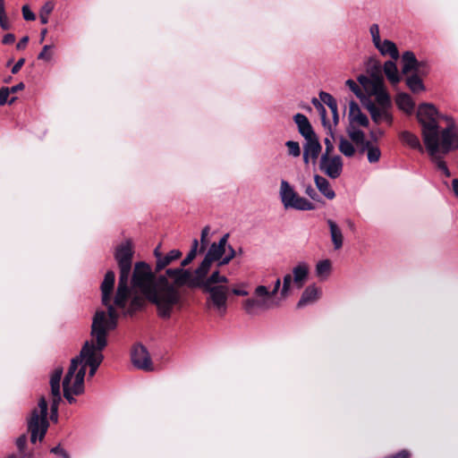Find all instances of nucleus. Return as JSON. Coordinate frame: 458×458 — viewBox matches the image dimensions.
<instances>
[{
	"mask_svg": "<svg viewBox=\"0 0 458 458\" xmlns=\"http://www.w3.org/2000/svg\"><path fill=\"white\" fill-rule=\"evenodd\" d=\"M150 266L139 261L134 265L131 284L140 293L147 301L156 306L157 316L166 320V310L174 302L176 293L170 281L164 274L157 275Z\"/></svg>",
	"mask_w": 458,
	"mask_h": 458,
	"instance_id": "obj_1",
	"label": "nucleus"
},
{
	"mask_svg": "<svg viewBox=\"0 0 458 458\" xmlns=\"http://www.w3.org/2000/svg\"><path fill=\"white\" fill-rule=\"evenodd\" d=\"M133 250L130 242L119 245L114 253V259L120 269L119 281L114 295V304L121 310L123 316H133L143 309L144 299L140 295H134L129 301L131 289L128 285L131 272Z\"/></svg>",
	"mask_w": 458,
	"mask_h": 458,
	"instance_id": "obj_2",
	"label": "nucleus"
},
{
	"mask_svg": "<svg viewBox=\"0 0 458 458\" xmlns=\"http://www.w3.org/2000/svg\"><path fill=\"white\" fill-rule=\"evenodd\" d=\"M104 313L95 314L91 325V340L86 341L81 351L85 366L89 367V377H92L104 360L102 351L107 345V334L111 328L103 327Z\"/></svg>",
	"mask_w": 458,
	"mask_h": 458,
	"instance_id": "obj_3",
	"label": "nucleus"
},
{
	"mask_svg": "<svg viewBox=\"0 0 458 458\" xmlns=\"http://www.w3.org/2000/svg\"><path fill=\"white\" fill-rule=\"evenodd\" d=\"M165 278H173V282L170 284L173 285L174 290L176 293V299L174 302L170 304L166 311V320L172 317V314L175 309L180 310L182 303V296L180 288L187 286L191 289L199 288L202 285V277L208 276L207 272H199V267L194 270L193 274L190 269L182 267L166 268L164 274Z\"/></svg>",
	"mask_w": 458,
	"mask_h": 458,
	"instance_id": "obj_4",
	"label": "nucleus"
},
{
	"mask_svg": "<svg viewBox=\"0 0 458 458\" xmlns=\"http://www.w3.org/2000/svg\"><path fill=\"white\" fill-rule=\"evenodd\" d=\"M438 111L433 104L422 103L417 110V119L422 127V138L428 152L438 150Z\"/></svg>",
	"mask_w": 458,
	"mask_h": 458,
	"instance_id": "obj_5",
	"label": "nucleus"
},
{
	"mask_svg": "<svg viewBox=\"0 0 458 458\" xmlns=\"http://www.w3.org/2000/svg\"><path fill=\"white\" fill-rule=\"evenodd\" d=\"M115 281V274L113 270H109L106 273L104 280L101 284L100 289L102 293V303L107 308V313L104 310H97L95 314L99 312L104 313L103 327L114 329L117 327V320L119 318V312L116 309H119L114 303H111L112 294L114 291Z\"/></svg>",
	"mask_w": 458,
	"mask_h": 458,
	"instance_id": "obj_6",
	"label": "nucleus"
},
{
	"mask_svg": "<svg viewBox=\"0 0 458 458\" xmlns=\"http://www.w3.org/2000/svg\"><path fill=\"white\" fill-rule=\"evenodd\" d=\"M38 409L31 411L28 419V430L30 433V442L35 444L37 440L41 441L47 431L49 422L47 420V403L44 396L38 401Z\"/></svg>",
	"mask_w": 458,
	"mask_h": 458,
	"instance_id": "obj_7",
	"label": "nucleus"
},
{
	"mask_svg": "<svg viewBox=\"0 0 458 458\" xmlns=\"http://www.w3.org/2000/svg\"><path fill=\"white\" fill-rule=\"evenodd\" d=\"M275 305L274 298L270 296L269 290L265 285L257 286L253 296L246 299L242 303L245 312L251 316L259 314V311L268 310Z\"/></svg>",
	"mask_w": 458,
	"mask_h": 458,
	"instance_id": "obj_8",
	"label": "nucleus"
},
{
	"mask_svg": "<svg viewBox=\"0 0 458 458\" xmlns=\"http://www.w3.org/2000/svg\"><path fill=\"white\" fill-rule=\"evenodd\" d=\"M280 199L284 208L310 211L316 208L315 205L307 199L299 196L292 185L285 180L281 181Z\"/></svg>",
	"mask_w": 458,
	"mask_h": 458,
	"instance_id": "obj_9",
	"label": "nucleus"
},
{
	"mask_svg": "<svg viewBox=\"0 0 458 458\" xmlns=\"http://www.w3.org/2000/svg\"><path fill=\"white\" fill-rule=\"evenodd\" d=\"M228 238L229 234L225 233L218 242H213L209 246L203 260L199 266V272H207L208 274L212 263L214 261H217L218 263L222 258H224V254L226 252Z\"/></svg>",
	"mask_w": 458,
	"mask_h": 458,
	"instance_id": "obj_10",
	"label": "nucleus"
},
{
	"mask_svg": "<svg viewBox=\"0 0 458 458\" xmlns=\"http://www.w3.org/2000/svg\"><path fill=\"white\" fill-rule=\"evenodd\" d=\"M402 72L408 74L413 72L420 77H426L431 71V65L428 60H418L412 51H405L402 55Z\"/></svg>",
	"mask_w": 458,
	"mask_h": 458,
	"instance_id": "obj_11",
	"label": "nucleus"
},
{
	"mask_svg": "<svg viewBox=\"0 0 458 458\" xmlns=\"http://www.w3.org/2000/svg\"><path fill=\"white\" fill-rule=\"evenodd\" d=\"M370 77L360 74L357 80L362 86L364 90L370 95L375 92L377 89H379L384 83L383 76L381 73V66L378 63H374L370 68Z\"/></svg>",
	"mask_w": 458,
	"mask_h": 458,
	"instance_id": "obj_12",
	"label": "nucleus"
},
{
	"mask_svg": "<svg viewBox=\"0 0 458 458\" xmlns=\"http://www.w3.org/2000/svg\"><path fill=\"white\" fill-rule=\"evenodd\" d=\"M438 151H441L443 154L458 149V127L451 124L441 131H438Z\"/></svg>",
	"mask_w": 458,
	"mask_h": 458,
	"instance_id": "obj_13",
	"label": "nucleus"
},
{
	"mask_svg": "<svg viewBox=\"0 0 458 458\" xmlns=\"http://www.w3.org/2000/svg\"><path fill=\"white\" fill-rule=\"evenodd\" d=\"M319 169L329 178L336 179L343 172V159L340 156L327 157V154H322Z\"/></svg>",
	"mask_w": 458,
	"mask_h": 458,
	"instance_id": "obj_14",
	"label": "nucleus"
},
{
	"mask_svg": "<svg viewBox=\"0 0 458 458\" xmlns=\"http://www.w3.org/2000/svg\"><path fill=\"white\" fill-rule=\"evenodd\" d=\"M200 289L204 293L210 294V300L214 306L223 313L226 310L227 292L228 287L225 285L208 286L207 284H202Z\"/></svg>",
	"mask_w": 458,
	"mask_h": 458,
	"instance_id": "obj_15",
	"label": "nucleus"
},
{
	"mask_svg": "<svg viewBox=\"0 0 458 458\" xmlns=\"http://www.w3.org/2000/svg\"><path fill=\"white\" fill-rule=\"evenodd\" d=\"M131 360L133 366L137 369L146 371L153 369L149 353L147 348L140 344H137L132 347Z\"/></svg>",
	"mask_w": 458,
	"mask_h": 458,
	"instance_id": "obj_16",
	"label": "nucleus"
},
{
	"mask_svg": "<svg viewBox=\"0 0 458 458\" xmlns=\"http://www.w3.org/2000/svg\"><path fill=\"white\" fill-rule=\"evenodd\" d=\"M161 245H157L154 250V257L156 258L155 272L159 273L174 261L182 257V251L179 250H172L166 254H163L160 250Z\"/></svg>",
	"mask_w": 458,
	"mask_h": 458,
	"instance_id": "obj_17",
	"label": "nucleus"
},
{
	"mask_svg": "<svg viewBox=\"0 0 458 458\" xmlns=\"http://www.w3.org/2000/svg\"><path fill=\"white\" fill-rule=\"evenodd\" d=\"M364 106L369 112L371 119L374 123H379L382 121H386L388 123H391L393 121L392 114L388 112V109H383L380 106H377L371 100L368 99L367 102H363Z\"/></svg>",
	"mask_w": 458,
	"mask_h": 458,
	"instance_id": "obj_18",
	"label": "nucleus"
},
{
	"mask_svg": "<svg viewBox=\"0 0 458 458\" xmlns=\"http://www.w3.org/2000/svg\"><path fill=\"white\" fill-rule=\"evenodd\" d=\"M293 121L297 124L300 134L304 138L308 139L316 135L309 119L306 115L298 113L293 116Z\"/></svg>",
	"mask_w": 458,
	"mask_h": 458,
	"instance_id": "obj_19",
	"label": "nucleus"
},
{
	"mask_svg": "<svg viewBox=\"0 0 458 458\" xmlns=\"http://www.w3.org/2000/svg\"><path fill=\"white\" fill-rule=\"evenodd\" d=\"M320 290L315 284L309 285L302 293L298 303V308H303L315 302L320 296Z\"/></svg>",
	"mask_w": 458,
	"mask_h": 458,
	"instance_id": "obj_20",
	"label": "nucleus"
},
{
	"mask_svg": "<svg viewBox=\"0 0 458 458\" xmlns=\"http://www.w3.org/2000/svg\"><path fill=\"white\" fill-rule=\"evenodd\" d=\"M305 140L306 142L303 145V151L310 155V158L313 164H315L321 152L322 146L318 140L317 134L314 135L313 137L305 139Z\"/></svg>",
	"mask_w": 458,
	"mask_h": 458,
	"instance_id": "obj_21",
	"label": "nucleus"
},
{
	"mask_svg": "<svg viewBox=\"0 0 458 458\" xmlns=\"http://www.w3.org/2000/svg\"><path fill=\"white\" fill-rule=\"evenodd\" d=\"M349 117L352 123H357L360 126L367 127L369 126V119L366 114H364L359 105L352 100L349 105Z\"/></svg>",
	"mask_w": 458,
	"mask_h": 458,
	"instance_id": "obj_22",
	"label": "nucleus"
},
{
	"mask_svg": "<svg viewBox=\"0 0 458 458\" xmlns=\"http://www.w3.org/2000/svg\"><path fill=\"white\" fill-rule=\"evenodd\" d=\"M327 223L329 227L331 241L334 245L335 250H340L344 244V235L341 228L332 219H327Z\"/></svg>",
	"mask_w": 458,
	"mask_h": 458,
	"instance_id": "obj_23",
	"label": "nucleus"
},
{
	"mask_svg": "<svg viewBox=\"0 0 458 458\" xmlns=\"http://www.w3.org/2000/svg\"><path fill=\"white\" fill-rule=\"evenodd\" d=\"M375 47L382 55H389L393 60L399 58V51L396 45L389 39H385Z\"/></svg>",
	"mask_w": 458,
	"mask_h": 458,
	"instance_id": "obj_24",
	"label": "nucleus"
},
{
	"mask_svg": "<svg viewBox=\"0 0 458 458\" xmlns=\"http://www.w3.org/2000/svg\"><path fill=\"white\" fill-rule=\"evenodd\" d=\"M309 267L304 262L299 263L293 268V282L297 284L298 288H301L308 277Z\"/></svg>",
	"mask_w": 458,
	"mask_h": 458,
	"instance_id": "obj_25",
	"label": "nucleus"
},
{
	"mask_svg": "<svg viewBox=\"0 0 458 458\" xmlns=\"http://www.w3.org/2000/svg\"><path fill=\"white\" fill-rule=\"evenodd\" d=\"M314 181L318 190L327 199H333L335 197V191L330 187L329 182L325 177L315 174Z\"/></svg>",
	"mask_w": 458,
	"mask_h": 458,
	"instance_id": "obj_26",
	"label": "nucleus"
},
{
	"mask_svg": "<svg viewBox=\"0 0 458 458\" xmlns=\"http://www.w3.org/2000/svg\"><path fill=\"white\" fill-rule=\"evenodd\" d=\"M395 60H389L384 64V73L387 80L393 84L396 85L401 81Z\"/></svg>",
	"mask_w": 458,
	"mask_h": 458,
	"instance_id": "obj_27",
	"label": "nucleus"
},
{
	"mask_svg": "<svg viewBox=\"0 0 458 458\" xmlns=\"http://www.w3.org/2000/svg\"><path fill=\"white\" fill-rule=\"evenodd\" d=\"M399 139L403 144L407 145L411 148L423 152V148L420 140L414 133L409 131H403L399 134Z\"/></svg>",
	"mask_w": 458,
	"mask_h": 458,
	"instance_id": "obj_28",
	"label": "nucleus"
},
{
	"mask_svg": "<svg viewBox=\"0 0 458 458\" xmlns=\"http://www.w3.org/2000/svg\"><path fill=\"white\" fill-rule=\"evenodd\" d=\"M85 363L77 370L72 384V393L75 395L81 394L84 392V377L86 375Z\"/></svg>",
	"mask_w": 458,
	"mask_h": 458,
	"instance_id": "obj_29",
	"label": "nucleus"
},
{
	"mask_svg": "<svg viewBox=\"0 0 458 458\" xmlns=\"http://www.w3.org/2000/svg\"><path fill=\"white\" fill-rule=\"evenodd\" d=\"M370 95L375 96L377 103L383 109H388L391 107V98L384 87V83L379 89H377V90L372 92Z\"/></svg>",
	"mask_w": 458,
	"mask_h": 458,
	"instance_id": "obj_30",
	"label": "nucleus"
},
{
	"mask_svg": "<svg viewBox=\"0 0 458 458\" xmlns=\"http://www.w3.org/2000/svg\"><path fill=\"white\" fill-rule=\"evenodd\" d=\"M395 103L401 110L411 114L414 109V102L407 93H399L396 96Z\"/></svg>",
	"mask_w": 458,
	"mask_h": 458,
	"instance_id": "obj_31",
	"label": "nucleus"
},
{
	"mask_svg": "<svg viewBox=\"0 0 458 458\" xmlns=\"http://www.w3.org/2000/svg\"><path fill=\"white\" fill-rule=\"evenodd\" d=\"M406 85L413 93H419L425 90L424 83L418 74L412 73L406 78Z\"/></svg>",
	"mask_w": 458,
	"mask_h": 458,
	"instance_id": "obj_32",
	"label": "nucleus"
},
{
	"mask_svg": "<svg viewBox=\"0 0 458 458\" xmlns=\"http://www.w3.org/2000/svg\"><path fill=\"white\" fill-rule=\"evenodd\" d=\"M228 281V278L221 275L218 269L213 271L208 277H202V284H207L208 286H216V284H226Z\"/></svg>",
	"mask_w": 458,
	"mask_h": 458,
	"instance_id": "obj_33",
	"label": "nucleus"
},
{
	"mask_svg": "<svg viewBox=\"0 0 458 458\" xmlns=\"http://www.w3.org/2000/svg\"><path fill=\"white\" fill-rule=\"evenodd\" d=\"M332 268L329 259H323L318 262L316 266V274L321 279H326L330 275Z\"/></svg>",
	"mask_w": 458,
	"mask_h": 458,
	"instance_id": "obj_34",
	"label": "nucleus"
},
{
	"mask_svg": "<svg viewBox=\"0 0 458 458\" xmlns=\"http://www.w3.org/2000/svg\"><path fill=\"white\" fill-rule=\"evenodd\" d=\"M437 152L438 150L434 152L433 154L428 152L429 156L432 158V162L437 165V169H439L445 174V177H450L451 173L445 162L440 157L437 156Z\"/></svg>",
	"mask_w": 458,
	"mask_h": 458,
	"instance_id": "obj_35",
	"label": "nucleus"
},
{
	"mask_svg": "<svg viewBox=\"0 0 458 458\" xmlns=\"http://www.w3.org/2000/svg\"><path fill=\"white\" fill-rule=\"evenodd\" d=\"M339 150L347 157H352L355 153L353 145L344 138H341L340 140Z\"/></svg>",
	"mask_w": 458,
	"mask_h": 458,
	"instance_id": "obj_36",
	"label": "nucleus"
},
{
	"mask_svg": "<svg viewBox=\"0 0 458 458\" xmlns=\"http://www.w3.org/2000/svg\"><path fill=\"white\" fill-rule=\"evenodd\" d=\"M54 7V4L50 1L45 3V4L41 7L39 19L42 24H47L48 22V15L53 12Z\"/></svg>",
	"mask_w": 458,
	"mask_h": 458,
	"instance_id": "obj_37",
	"label": "nucleus"
},
{
	"mask_svg": "<svg viewBox=\"0 0 458 458\" xmlns=\"http://www.w3.org/2000/svg\"><path fill=\"white\" fill-rule=\"evenodd\" d=\"M0 28L3 30H8L11 29V23L5 13V3L4 0H0Z\"/></svg>",
	"mask_w": 458,
	"mask_h": 458,
	"instance_id": "obj_38",
	"label": "nucleus"
},
{
	"mask_svg": "<svg viewBox=\"0 0 458 458\" xmlns=\"http://www.w3.org/2000/svg\"><path fill=\"white\" fill-rule=\"evenodd\" d=\"M237 251L230 245L226 246V252L224 254V258L217 263V267H222L230 263V261L235 258Z\"/></svg>",
	"mask_w": 458,
	"mask_h": 458,
	"instance_id": "obj_39",
	"label": "nucleus"
},
{
	"mask_svg": "<svg viewBox=\"0 0 458 458\" xmlns=\"http://www.w3.org/2000/svg\"><path fill=\"white\" fill-rule=\"evenodd\" d=\"M349 137L351 140L356 144L360 145V143H363L367 140L365 139L364 132L360 129H354L352 131H348Z\"/></svg>",
	"mask_w": 458,
	"mask_h": 458,
	"instance_id": "obj_40",
	"label": "nucleus"
},
{
	"mask_svg": "<svg viewBox=\"0 0 458 458\" xmlns=\"http://www.w3.org/2000/svg\"><path fill=\"white\" fill-rule=\"evenodd\" d=\"M367 157H368V161L371 164L378 162L380 159V157H381V151H380L379 148L377 146H373L371 144V146L367 153Z\"/></svg>",
	"mask_w": 458,
	"mask_h": 458,
	"instance_id": "obj_41",
	"label": "nucleus"
},
{
	"mask_svg": "<svg viewBox=\"0 0 458 458\" xmlns=\"http://www.w3.org/2000/svg\"><path fill=\"white\" fill-rule=\"evenodd\" d=\"M288 148V154L292 157H297L301 155L300 144L297 141L288 140L285 142Z\"/></svg>",
	"mask_w": 458,
	"mask_h": 458,
	"instance_id": "obj_42",
	"label": "nucleus"
},
{
	"mask_svg": "<svg viewBox=\"0 0 458 458\" xmlns=\"http://www.w3.org/2000/svg\"><path fill=\"white\" fill-rule=\"evenodd\" d=\"M345 85L349 87V89L355 94L357 98L360 99H363V98H365L362 89L353 80H347L345 81Z\"/></svg>",
	"mask_w": 458,
	"mask_h": 458,
	"instance_id": "obj_43",
	"label": "nucleus"
},
{
	"mask_svg": "<svg viewBox=\"0 0 458 458\" xmlns=\"http://www.w3.org/2000/svg\"><path fill=\"white\" fill-rule=\"evenodd\" d=\"M312 105L316 107V109L319 112L322 119V123L326 125L328 122L327 120V110L324 107L323 104L318 100L316 98H313L311 100Z\"/></svg>",
	"mask_w": 458,
	"mask_h": 458,
	"instance_id": "obj_44",
	"label": "nucleus"
},
{
	"mask_svg": "<svg viewBox=\"0 0 458 458\" xmlns=\"http://www.w3.org/2000/svg\"><path fill=\"white\" fill-rule=\"evenodd\" d=\"M319 98H320L321 102H323L328 107H332V106L337 104V102L334 98V97L331 94L325 92V91L319 92Z\"/></svg>",
	"mask_w": 458,
	"mask_h": 458,
	"instance_id": "obj_45",
	"label": "nucleus"
},
{
	"mask_svg": "<svg viewBox=\"0 0 458 458\" xmlns=\"http://www.w3.org/2000/svg\"><path fill=\"white\" fill-rule=\"evenodd\" d=\"M209 231H210V227L208 225H206L201 231L199 253L204 252L208 246L207 237L209 233Z\"/></svg>",
	"mask_w": 458,
	"mask_h": 458,
	"instance_id": "obj_46",
	"label": "nucleus"
},
{
	"mask_svg": "<svg viewBox=\"0 0 458 458\" xmlns=\"http://www.w3.org/2000/svg\"><path fill=\"white\" fill-rule=\"evenodd\" d=\"M62 375L63 369L61 367L56 368L51 376L50 386H60Z\"/></svg>",
	"mask_w": 458,
	"mask_h": 458,
	"instance_id": "obj_47",
	"label": "nucleus"
},
{
	"mask_svg": "<svg viewBox=\"0 0 458 458\" xmlns=\"http://www.w3.org/2000/svg\"><path fill=\"white\" fill-rule=\"evenodd\" d=\"M369 30L374 46H377L381 42L378 25L372 24Z\"/></svg>",
	"mask_w": 458,
	"mask_h": 458,
	"instance_id": "obj_48",
	"label": "nucleus"
},
{
	"mask_svg": "<svg viewBox=\"0 0 458 458\" xmlns=\"http://www.w3.org/2000/svg\"><path fill=\"white\" fill-rule=\"evenodd\" d=\"M293 280V277L290 274H287L284 276L283 287L281 290V295L283 297L287 295L289 289H290V284Z\"/></svg>",
	"mask_w": 458,
	"mask_h": 458,
	"instance_id": "obj_49",
	"label": "nucleus"
},
{
	"mask_svg": "<svg viewBox=\"0 0 458 458\" xmlns=\"http://www.w3.org/2000/svg\"><path fill=\"white\" fill-rule=\"evenodd\" d=\"M52 47L50 45H46L43 47L41 52L38 55V59L50 61L52 58V54L48 52V50Z\"/></svg>",
	"mask_w": 458,
	"mask_h": 458,
	"instance_id": "obj_50",
	"label": "nucleus"
},
{
	"mask_svg": "<svg viewBox=\"0 0 458 458\" xmlns=\"http://www.w3.org/2000/svg\"><path fill=\"white\" fill-rule=\"evenodd\" d=\"M26 444H27V437L26 435H21L17 439H16V446L20 452V454H26L24 452V449H25V446H26Z\"/></svg>",
	"mask_w": 458,
	"mask_h": 458,
	"instance_id": "obj_51",
	"label": "nucleus"
},
{
	"mask_svg": "<svg viewBox=\"0 0 458 458\" xmlns=\"http://www.w3.org/2000/svg\"><path fill=\"white\" fill-rule=\"evenodd\" d=\"M50 453L60 456L61 458H70L69 454L61 446V445L52 447L50 449Z\"/></svg>",
	"mask_w": 458,
	"mask_h": 458,
	"instance_id": "obj_52",
	"label": "nucleus"
},
{
	"mask_svg": "<svg viewBox=\"0 0 458 458\" xmlns=\"http://www.w3.org/2000/svg\"><path fill=\"white\" fill-rule=\"evenodd\" d=\"M198 252H199V241L197 239H194L192 241L191 248L188 254L186 255V257H190V259L193 260L196 258Z\"/></svg>",
	"mask_w": 458,
	"mask_h": 458,
	"instance_id": "obj_53",
	"label": "nucleus"
},
{
	"mask_svg": "<svg viewBox=\"0 0 458 458\" xmlns=\"http://www.w3.org/2000/svg\"><path fill=\"white\" fill-rule=\"evenodd\" d=\"M82 360L83 359L81 358V355L72 359L68 371H72L73 374H76L78 366L82 362Z\"/></svg>",
	"mask_w": 458,
	"mask_h": 458,
	"instance_id": "obj_54",
	"label": "nucleus"
},
{
	"mask_svg": "<svg viewBox=\"0 0 458 458\" xmlns=\"http://www.w3.org/2000/svg\"><path fill=\"white\" fill-rule=\"evenodd\" d=\"M21 11L25 21H34L36 19L35 13L30 9L28 5H23Z\"/></svg>",
	"mask_w": 458,
	"mask_h": 458,
	"instance_id": "obj_55",
	"label": "nucleus"
},
{
	"mask_svg": "<svg viewBox=\"0 0 458 458\" xmlns=\"http://www.w3.org/2000/svg\"><path fill=\"white\" fill-rule=\"evenodd\" d=\"M63 390H64V396L70 404L76 403V399L72 396V394H74L72 393V386L63 388Z\"/></svg>",
	"mask_w": 458,
	"mask_h": 458,
	"instance_id": "obj_56",
	"label": "nucleus"
},
{
	"mask_svg": "<svg viewBox=\"0 0 458 458\" xmlns=\"http://www.w3.org/2000/svg\"><path fill=\"white\" fill-rule=\"evenodd\" d=\"M9 95V88H2L0 89V106H4L7 103Z\"/></svg>",
	"mask_w": 458,
	"mask_h": 458,
	"instance_id": "obj_57",
	"label": "nucleus"
},
{
	"mask_svg": "<svg viewBox=\"0 0 458 458\" xmlns=\"http://www.w3.org/2000/svg\"><path fill=\"white\" fill-rule=\"evenodd\" d=\"M305 193L313 200L319 199V195L317 193L316 190L310 184H309L305 188Z\"/></svg>",
	"mask_w": 458,
	"mask_h": 458,
	"instance_id": "obj_58",
	"label": "nucleus"
},
{
	"mask_svg": "<svg viewBox=\"0 0 458 458\" xmlns=\"http://www.w3.org/2000/svg\"><path fill=\"white\" fill-rule=\"evenodd\" d=\"M73 377H75V374H73L72 371H67V373L63 380V388L72 387L70 385H71V382H72Z\"/></svg>",
	"mask_w": 458,
	"mask_h": 458,
	"instance_id": "obj_59",
	"label": "nucleus"
},
{
	"mask_svg": "<svg viewBox=\"0 0 458 458\" xmlns=\"http://www.w3.org/2000/svg\"><path fill=\"white\" fill-rule=\"evenodd\" d=\"M25 64V58H20L12 68V73L16 74L20 72L23 64Z\"/></svg>",
	"mask_w": 458,
	"mask_h": 458,
	"instance_id": "obj_60",
	"label": "nucleus"
},
{
	"mask_svg": "<svg viewBox=\"0 0 458 458\" xmlns=\"http://www.w3.org/2000/svg\"><path fill=\"white\" fill-rule=\"evenodd\" d=\"M14 41H15V36L13 33H7L2 38V43L4 45H11Z\"/></svg>",
	"mask_w": 458,
	"mask_h": 458,
	"instance_id": "obj_61",
	"label": "nucleus"
},
{
	"mask_svg": "<svg viewBox=\"0 0 458 458\" xmlns=\"http://www.w3.org/2000/svg\"><path fill=\"white\" fill-rule=\"evenodd\" d=\"M324 142H325V146H326L324 154H327V156L329 157L331 152L334 149V145L329 138H326Z\"/></svg>",
	"mask_w": 458,
	"mask_h": 458,
	"instance_id": "obj_62",
	"label": "nucleus"
},
{
	"mask_svg": "<svg viewBox=\"0 0 458 458\" xmlns=\"http://www.w3.org/2000/svg\"><path fill=\"white\" fill-rule=\"evenodd\" d=\"M357 146L359 147V153L364 154L366 151H369L371 146V142L369 140H366L363 143H360V145Z\"/></svg>",
	"mask_w": 458,
	"mask_h": 458,
	"instance_id": "obj_63",
	"label": "nucleus"
},
{
	"mask_svg": "<svg viewBox=\"0 0 458 458\" xmlns=\"http://www.w3.org/2000/svg\"><path fill=\"white\" fill-rule=\"evenodd\" d=\"M410 453L407 450H402L394 454L386 456L385 458H409Z\"/></svg>",
	"mask_w": 458,
	"mask_h": 458,
	"instance_id": "obj_64",
	"label": "nucleus"
}]
</instances>
